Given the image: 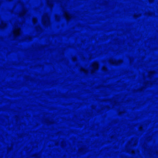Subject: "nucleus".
I'll list each match as a JSON object with an SVG mask.
<instances>
[{"mask_svg": "<svg viewBox=\"0 0 158 158\" xmlns=\"http://www.w3.org/2000/svg\"><path fill=\"white\" fill-rule=\"evenodd\" d=\"M98 65L97 63L94 62L92 64L91 69H92L91 73H94L95 71L98 69Z\"/></svg>", "mask_w": 158, "mask_h": 158, "instance_id": "1", "label": "nucleus"}, {"mask_svg": "<svg viewBox=\"0 0 158 158\" xmlns=\"http://www.w3.org/2000/svg\"><path fill=\"white\" fill-rule=\"evenodd\" d=\"M106 68H105V67H103V70L105 71V70H106Z\"/></svg>", "mask_w": 158, "mask_h": 158, "instance_id": "2", "label": "nucleus"}, {"mask_svg": "<svg viewBox=\"0 0 158 158\" xmlns=\"http://www.w3.org/2000/svg\"><path fill=\"white\" fill-rule=\"evenodd\" d=\"M81 70V69L80 68V69H79L80 72V71Z\"/></svg>", "mask_w": 158, "mask_h": 158, "instance_id": "3", "label": "nucleus"}, {"mask_svg": "<svg viewBox=\"0 0 158 158\" xmlns=\"http://www.w3.org/2000/svg\"><path fill=\"white\" fill-rule=\"evenodd\" d=\"M79 151H80V152H81V149H80V150H79Z\"/></svg>", "mask_w": 158, "mask_h": 158, "instance_id": "4", "label": "nucleus"}]
</instances>
